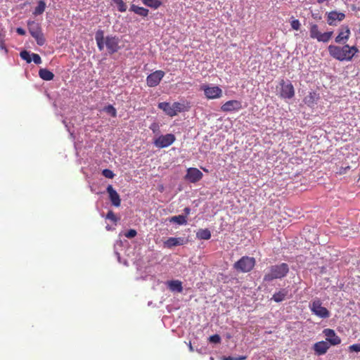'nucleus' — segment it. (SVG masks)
Segmentation results:
<instances>
[{"label":"nucleus","mask_w":360,"mask_h":360,"mask_svg":"<svg viewBox=\"0 0 360 360\" xmlns=\"http://www.w3.org/2000/svg\"><path fill=\"white\" fill-rule=\"evenodd\" d=\"M95 39L100 51H103L104 46H105L108 53L113 54L120 49L119 46L120 39L116 36L112 35H108L105 37L103 30H99L96 32Z\"/></svg>","instance_id":"nucleus-1"},{"label":"nucleus","mask_w":360,"mask_h":360,"mask_svg":"<svg viewBox=\"0 0 360 360\" xmlns=\"http://www.w3.org/2000/svg\"><path fill=\"white\" fill-rule=\"evenodd\" d=\"M289 272V267L286 263L273 265L269 267V270L264 276V281H272L274 279H281L285 277Z\"/></svg>","instance_id":"nucleus-2"},{"label":"nucleus","mask_w":360,"mask_h":360,"mask_svg":"<svg viewBox=\"0 0 360 360\" xmlns=\"http://www.w3.org/2000/svg\"><path fill=\"white\" fill-rule=\"evenodd\" d=\"M347 49L348 44H345L343 46L331 44L328 47L330 56L339 61H349Z\"/></svg>","instance_id":"nucleus-3"},{"label":"nucleus","mask_w":360,"mask_h":360,"mask_svg":"<svg viewBox=\"0 0 360 360\" xmlns=\"http://www.w3.org/2000/svg\"><path fill=\"white\" fill-rule=\"evenodd\" d=\"M27 27L30 34L35 39L37 44L39 46H43L45 44L46 39L41 32L39 23L35 21H28Z\"/></svg>","instance_id":"nucleus-4"},{"label":"nucleus","mask_w":360,"mask_h":360,"mask_svg":"<svg viewBox=\"0 0 360 360\" xmlns=\"http://www.w3.org/2000/svg\"><path fill=\"white\" fill-rule=\"evenodd\" d=\"M333 32H326L321 33L319 30V26L316 24H312L309 28V35L311 39H316L319 42L327 43L328 42L332 36Z\"/></svg>","instance_id":"nucleus-5"},{"label":"nucleus","mask_w":360,"mask_h":360,"mask_svg":"<svg viewBox=\"0 0 360 360\" xmlns=\"http://www.w3.org/2000/svg\"><path fill=\"white\" fill-rule=\"evenodd\" d=\"M255 265V259L253 257L244 256L234 264V268L243 273L250 271Z\"/></svg>","instance_id":"nucleus-6"},{"label":"nucleus","mask_w":360,"mask_h":360,"mask_svg":"<svg viewBox=\"0 0 360 360\" xmlns=\"http://www.w3.org/2000/svg\"><path fill=\"white\" fill-rule=\"evenodd\" d=\"M310 309L313 314L320 318L326 319L330 316L329 311L326 307H322V303L319 299H316L311 302Z\"/></svg>","instance_id":"nucleus-7"},{"label":"nucleus","mask_w":360,"mask_h":360,"mask_svg":"<svg viewBox=\"0 0 360 360\" xmlns=\"http://www.w3.org/2000/svg\"><path fill=\"white\" fill-rule=\"evenodd\" d=\"M176 140V137L172 134L161 135L154 141V145L159 148H163L171 146Z\"/></svg>","instance_id":"nucleus-8"},{"label":"nucleus","mask_w":360,"mask_h":360,"mask_svg":"<svg viewBox=\"0 0 360 360\" xmlns=\"http://www.w3.org/2000/svg\"><path fill=\"white\" fill-rule=\"evenodd\" d=\"M200 89L203 90L205 95L208 99H214L219 98L222 94L221 89L217 86H201Z\"/></svg>","instance_id":"nucleus-9"},{"label":"nucleus","mask_w":360,"mask_h":360,"mask_svg":"<svg viewBox=\"0 0 360 360\" xmlns=\"http://www.w3.org/2000/svg\"><path fill=\"white\" fill-rule=\"evenodd\" d=\"M165 76V72L162 70H156L150 73L146 78L147 85L150 87L158 86Z\"/></svg>","instance_id":"nucleus-10"},{"label":"nucleus","mask_w":360,"mask_h":360,"mask_svg":"<svg viewBox=\"0 0 360 360\" xmlns=\"http://www.w3.org/2000/svg\"><path fill=\"white\" fill-rule=\"evenodd\" d=\"M281 92L280 95L284 98H291L295 95V90L292 84L288 82H285L283 79L280 82Z\"/></svg>","instance_id":"nucleus-11"},{"label":"nucleus","mask_w":360,"mask_h":360,"mask_svg":"<svg viewBox=\"0 0 360 360\" xmlns=\"http://www.w3.org/2000/svg\"><path fill=\"white\" fill-rule=\"evenodd\" d=\"M345 18V14L337 11H332L327 13L326 21L330 26H336L338 22L342 21Z\"/></svg>","instance_id":"nucleus-12"},{"label":"nucleus","mask_w":360,"mask_h":360,"mask_svg":"<svg viewBox=\"0 0 360 360\" xmlns=\"http://www.w3.org/2000/svg\"><path fill=\"white\" fill-rule=\"evenodd\" d=\"M202 177V173L197 168L191 167L187 169L185 179L191 183L200 181Z\"/></svg>","instance_id":"nucleus-13"},{"label":"nucleus","mask_w":360,"mask_h":360,"mask_svg":"<svg viewBox=\"0 0 360 360\" xmlns=\"http://www.w3.org/2000/svg\"><path fill=\"white\" fill-rule=\"evenodd\" d=\"M323 333L326 336V342H329L331 345H337L341 342L340 338L333 329H324Z\"/></svg>","instance_id":"nucleus-14"},{"label":"nucleus","mask_w":360,"mask_h":360,"mask_svg":"<svg viewBox=\"0 0 360 360\" xmlns=\"http://www.w3.org/2000/svg\"><path fill=\"white\" fill-rule=\"evenodd\" d=\"M350 30L348 26H343L340 30L338 35L335 37V41L338 44H345L350 37Z\"/></svg>","instance_id":"nucleus-15"},{"label":"nucleus","mask_w":360,"mask_h":360,"mask_svg":"<svg viewBox=\"0 0 360 360\" xmlns=\"http://www.w3.org/2000/svg\"><path fill=\"white\" fill-rule=\"evenodd\" d=\"M107 192L109 194V198L112 204L115 207H119L121 204V199L120 195L113 188L112 186L109 185L107 187Z\"/></svg>","instance_id":"nucleus-16"},{"label":"nucleus","mask_w":360,"mask_h":360,"mask_svg":"<svg viewBox=\"0 0 360 360\" xmlns=\"http://www.w3.org/2000/svg\"><path fill=\"white\" fill-rule=\"evenodd\" d=\"M329 344L326 341H320L314 345V350L317 355H323L329 349Z\"/></svg>","instance_id":"nucleus-17"},{"label":"nucleus","mask_w":360,"mask_h":360,"mask_svg":"<svg viewBox=\"0 0 360 360\" xmlns=\"http://www.w3.org/2000/svg\"><path fill=\"white\" fill-rule=\"evenodd\" d=\"M167 285L172 292H181L183 291L182 282L179 280L167 281Z\"/></svg>","instance_id":"nucleus-18"},{"label":"nucleus","mask_w":360,"mask_h":360,"mask_svg":"<svg viewBox=\"0 0 360 360\" xmlns=\"http://www.w3.org/2000/svg\"><path fill=\"white\" fill-rule=\"evenodd\" d=\"M184 240L181 238H169L165 243L164 245L168 248H171L174 246L183 245Z\"/></svg>","instance_id":"nucleus-19"},{"label":"nucleus","mask_w":360,"mask_h":360,"mask_svg":"<svg viewBox=\"0 0 360 360\" xmlns=\"http://www.w3.org/2000/svg\"><path fill=\"white\" fill-rule=\"evenodd\" d=\"M158 108L162 110L166 115L174 117L175 116L174 111H172V105L167 102H162L158 104Z\"/></svg>","instance_id":"nucleus-20"},{"label":"nucleus","mask_w":360,"mask_h":360,"mask_svg":"<svg viewBox=\"0 0 360 360\" xmlns=\"http://www.w3.org/2000/svg\"><path fill=\"white\" fill-rule=\"evenodd\" d=\"M130 11H133L136 14L141 16L146 17L148 15L149 11L143 7L138 6L135 4H132L129 8Z\"/></svg>","instance_id":"nucleus-21"},{"label":"nucleus","mask_w":360,"mask_h":360,"mask_svg":"<svg viewBox=\"0 0 360 360\" xmlns=\"http://www.w3.org/2000/svg\"><path fill=\"white\" fill-rule=\"evenodd\" d=\"M39 75L45 81H51L54 77L53 73L46 68L40 69L39 71Z\"/></svg>","instance_id":"nucleus-22"},{"label":"nucleus","mask_w":360,"mask_h":360,"mask_svg":"<svg viewBox=\"0 0 360 360\" xmlns=\"http://www.w3.org/2000/svg\"><path fill=\"white\" fill-rule=\"evenodd\" d=\"M319 95L315 92H310L309 95H307L304 99V101L306 104H307L309 106H311L315 103V102L318 100Z\"/></svg>","instance_id":"nucleus-23"},{"label":"nucleus","mask_w":360,"mask_h":360,"mask_svg":"<svg viewBox=\"0 0 360 360\" xmlns=\"http://www.w3.org/2000/svg\"><path fill=\"white\" fill-rule=\"evenodd\" d=\"M242 108L241 103L238 101H226V111L237 110Z\"/></svg>","instance_id":"nucleus-24"},{"label":"nucleus","mask_w":360,"mask_h":360,"mask_svg":"<svg viewBox=\"0 0 360 360\" xmlns=\"http://www.w3.org/2000/svg\"><path fill=\"white\" fill-rule=\"evenodd\" d=\"M196 236L198 239L208 240L211 237V233L207 229H199L196 233Z\"/></svg>","instance_id":"nucleus-25"},{"label":"nucleus","mask_w":360,"mask_h":360,"mask_svg":"<svg viewBox=\"0 0 360 360\" xmlns=\"http://www.w3.org/2000/svg\"><path fill=\"white\" fill-rule=\"evenodd\" d=\"M169 221L179 225H183L187 223L186 217L181 214L172 217Z\"/></svg>","instance_id":"nucleus-26"},{"label":"nucleus","mask_w":360,"mask_h":360,"mask_svg":"<svg viewBox=\"0 0 360 360\" xmlns=\"http://www.w3.org/2000/svg\"><path fill=\"white\" fill-rule=\"evenodd\" d=\"M286 295L287 292L285 290H281L278 292L274 294L272 300H274L276 302H280L285 300Z\"/></svg>","instance_id":"nucleus-27"},{"label":"nucleus","mask_w":360,"mask_h":360,"mask_svg":"<svg viewBox=\"0 0 360 360\" xmlns=\"http://www.w3.org/2000/svg\"><path fill=\"white\" fill-rule=\"evenodd\" d=\"M142 2L146 6H148V7H150V8H153L155 9L159 8L162 4L161 1L159 0H142Z\"/></svg>","instance_id":"nucleus-28"},{"label":"nucleus","mask_w":360,"mask_h":360,"mask_svg":"<svg viewBox=\"0 0 360 360\" xmlns=\"http://www.w3.org/2000/svg\"><path fill=\"white\" fill-rule=\"evenodd\" d=\"M46 8V3L44 0H40L38 2L37 7L34 9V14L37 15L44 13Z\"/></svg>","instance_id":"nucleus-29"},{"label":"nucleus","mask_w":360,"mask_h":360,"mask_svg":"<svg viewBox=\"0 0 360 360\" xmlns=\"http://www.w3.org/2000/svg\"><path fill=\"white\" fill-rule=\"evenodd\" d=\"M184 105L181 103L174 102L172 104V111H174L175 115H176L178 112L184 111Z\"/></svg>","instance_id":"nucleus-30"},{"label":"nucleus","mask_w":360,"mask_h":360,"mask_svg":"<svg viewBox=\"0 0 360 360\" xmlns=\"http://www.w3.org/2000/svg\"><path fill=\"white\" fill-rule=\"evenodd\" d=\"M347 49H348V51H347L348 56H349V61H350L352 60L354 55L359 52V49L356 46H350L349 45H348Z\"/></svg>","instance_id":"nucleus-31"},{"label":"nucleus","mask_w":360,"mask_h":360,"mask_svg":"<svg viewBox=\"0 0 360 360\" xmlns=\"http://www.w3.org/2000/svg\"><path fill=\"white\" fill-rule=\"evenodd\" d=\"M20 56L22 59L26 60L27 63H30L32 62V55L27 51H22L20 53Z\"/></svg>","instance_id":"nucleus-32"},{"label":"nucleus","mask_w":360,"mask_h":360,"mask_svg":"<svg viewBox=\"0 0 360 360\" xmlns=\"http://www.w3.org/2000/svg\"><path fill=\"white\" fill-rule=\"evenodd\" d=\"M104 111L111 115L112 117H115L117 116L116 109L112 105H108L104 108Z\"/></svg>","instance_id":"nucleus-33"},{"label":"nucleus","mask_w":360,"mask_h":360,"mask_svg":"<svg viewBox=\"0 0 360 360\" xmlns=\"http://www.w3.org/2000/svg\"><path fill=\"white\" fill-rule=\"evenodd\" d=\"M102 174L108 179H112L115 176L113 172L109 169H105L102 171Z\"/></svg>","instance_id":"nucleus-34"},{"label":"nucleus","mask_w":360,"mask_h":360,"mask_svg":"<svg viewBox=\"0 0 360 360\" xmlns=\"http://www.w3.org/2000/svg\"><path fill=\"white\" fill-rule=\"evenodd\" d=\"M106 219L113 221L114 223H116L118 220L117 217L112 210L108 212Z\"/></svg>","instance_id":"nucleus-35"},{"label":"nucleus","mask_w":360,"mask_h":360,"mask_svg":"<svg viewBox=\"0 0 360 360\" xmlns=\"http://www.w3.org/2000/svg\"><path fill=\"white\" fill-rule=\"evenodd\" d=\"M32 60L35 64H37V65H39L41 63V57L37 53L32 54Z\"/></svg>","instance_id":"nucleus-36"},{"label":"nucleus","mask_w":360,"mask_h":360,"mask_svg":"<svg viewBox=\"0 0 360 360\" xmlns=\"http://www.w3.org/2000/svg\"><path fill=\"white\" fill-rule=\"evenodd\" d=\"M220 340H221V338L219 335L217 334H215V335H211L210 338H209V340L210 342H212V343H219L220 342Z\"/></svg>","instance_id":"nucleus-37"},{"label":"nucleus","mask_w":360,"mask_h":360,"mask_svg":"<svg viewBox=\"0 0 360 360\" xmlns=\"http://www.w3.org/2000/svg\"><path fill=\"white\" fill-rule=\"evenodd\" d=\"M300 22L298 20H293L292 22H291V27L293 30H299L300 29Z\"/></svg>","instance_id":"nucleus-38"},{"label":"nucleus","mask_w":360,"mask_h":360,"mask_svg":"<svg viewBox=\"0 0 360 360\" xmlns=\"http://www.w3.org/2000/svg\"><path fill=\"white\" fill-rule=\"evenodd\" d=\"M137 234V232L134 229H130L127 233H125L124 236L128 238H132L135 237Z\"/></svg>","instance_id":"nucleus-39"},{"label":"nucleus","mask_w":360,"mask_h":360,"mask_svg":"<svg viewBox=\"0 0 360 360\" xmlns=\"http://www.w3.org/2000/svg\"><path fill=\"white\" fill-rule=\"evenodd\" d=\"M350 169V167L349 166H346V167H341L339 168V169L336 172L337 174L341 175V174H346L347 170Z\"/></svg>","instance_id":"nucleus-40"},{"label":"nucleus","mask_w":360,"mask_h":360,"mask_svg":"<svg viewBox=\"0 0 360 360\" xmlns=\"http://www.w3.org/2000/svg\"><path fill=\"white\" fill-rule=\"evenodd\" d=\"M247 359L246 356H226V360H245Z\"/></svg>","instance_id":"nucleus-41"},{"label":"nucleus","mask_w":360,"mask_h":360,"mask_svg":"<svg viewBox=\"0 0 360 360\" xmlns=\"http://www.w3.org/2000/svg\"><path fill=\"white\" fill-rule=\"evenodd\" d=\"M349 350L352 352H360V344H354L349 346Z\"/></svg>","instance_id":"nucleus-42"},{"label":"nucleus","mask_w":360,"mask_h":360,"mask_svg":"<svg viewBox=\"0 0 360 360\" xmlns=\"http://www.w3.org/2000/svg\"><path fill=\"white\" fill-rule=\"evenodd\" d=\"M16 32L20 35H25V30L22 27H18L16 29Z\"/></svg>","instance_id":"nucleus-43"},{"label":"nucleus","mask_w":360,"mask_h":360,"mask_svg":"<svg viewBox=\"0 0 360 360\" xmlns=\"http://www.w3.org/2000/svg\"><path fill=\"white\" fill-rule=\"evenodd\" d=\"M0 49H2V50H4L6 53L8 52V50H7V48L6 46V44H5V41L0 43Z\"/></svg>","instance_id":"nucleus-44"},{"label":"nucleus","mask_w":360,"mask_h":360,"mask_svg":"<svg viewBox=\"0 0 360 360\" xmlns=\"http://www.w3.org/2000/svg\"><path fill=\"white\" fill-rule=\"evenodd\" d=\"M184 212L186 214V217L187 215H188L190 214L191 210L189 207H186V208H184Z\"/></svg>","instance_id":"nucleus-45"},{"label":"nucleus","mask_w":360,"mask_h":360,"mask_svg":"<svg viewBox=\"0 0 360 360\" xmlns=\"http://www.w3.org/2000/svg\"><path fill=\"white\" fill-rule=\"evenodd\" d=\"M4 34L0 32V43L4 41Z\"/></svg>","instance_id":"nucleus-46"},{"label":"nucleus","mask_w":360,"mask_h":360,"mask_svg":"<svg viewBox=\"0 0 360 360\" xmlns=\"http://www.w3.org/2000/svg\"><path fill=\"white\" fill-rule=\"evenodd\" d=\"M188 347H189V350L191 352H193V346L191 345V342H190L189 344H188Z\"/></svg>","instance_id":"nucleus-47"},{"label":"nucleus","mask_w":360,"mask_h":360,"mask_svg":"<svg viewBox=\"0 0 360 360\" xmlns=\"http://www.w3.org/2000/svg\"><path fill=\"white\" fill-rule=\"evenodd\" d=\"M157 124H153L150 128L153 130V131H155V128L157 127Z\"/></svg>","instance_id":"nucleus-48"},{"label":"nucleus","mask_w":360,"mask_h":360,"mask_svg":"<svg viewBox=\"0 0 360 360\" xmlns=\"http://www.w3.org/2000/svg\"><path fill=\"white\" fill-rule=\"evenodd\" d=\"M217 357L219 360H225V356H217Z\"/></svg>","instance_id":"nucleus-49"},{"label":"nucleus","mask_w":360,"mask_h":360,"mask_svg":"<svg viewBox=\"0 0 360 360\" xmlns=\"http://www.w3.org/2000/svg\"><path fill=\"white\" fill-rule=\"evenodd\" d=\"M221 110H225V105H221Z\"/></svg>","instance_id":"nucleus-50"},{"label":"nucleus","mask_w":360,"mask_h":360,"mask_svg":"<svg viewBox=\"0 0 360 360\" xmlns=\"http://www.w3.org/2000/svg\"><path fill=\"white\" fill-rule=\"evenodd\" d=\"M214 357L213 356H210V360H214Z\"/></svg>","instance_id":"nucleus-51"},{"label":"nucleus","mask_w":360,"mask_h":360,"mask_svg":"<svg viewBox=\"0 0 360 360\" xmlns=\"http://www.w3.org/2000/svg\"><path fill=\"white\" fill-rule=\"evenodd\" d=\"M359 32H360V28H359Z\"/></svg>","instance_id":"nucleus-52"}]
</instances>
